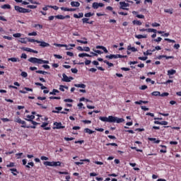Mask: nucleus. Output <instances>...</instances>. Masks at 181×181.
Masks as SVG:
<instances>
[{"label": "nucleus", "instance_id": "obj_60", "mask_svg": "<svg viewBox=\"0 0 181 181\" xmlns=\"http://www.w3.org/2000/svg\"><path fill=\"white\" fill-rule=\"evenodd\" d=\"M83 52H90V47H83Z\"/></svg>", "mask_w": 181, "mask_h": 181}, {"label": "nucleus", "instance_id": "obj_51", "mask_svg": "<svg viewBox=\"0 0 181 181\" xmlns=\"http://www.w3.org/2000/svg\"><path fill=\"white\" fill-rule=\"evenodd\" d=\"M13 37H21L22 36V34L21 33H15L13 35Z\"/></svg>", "mask_w": 181, "mask_h": 181}, {"label": "nucleus", "instance_id": "obj_64", "mask_svg": "<svg viewBox=\"0 0 181 181\" xmlns=\"http://www.w3.org/2000/svg\"><path fill=\"white\" fill-rule=\"evenodd\" d=\"M82 21L83 22V23H88V18H83Z\"/></svg>", "mask_w": 181, "mask_h": 181}, {"label": "nucleus", "instance_id": "obj_52", "mask_svg": "<svg viewBox=\"0 0 181 181\" xmlns=\"http://www.w3.org/2000/svg\"><path fill=\"white\" fill-rule=\"evenodd\" d=\"M49 8H52V9H54V11H57L59 9V7L57 6H48Z\"/></svg>", "mask_w": 181, "mask_h": 181}, {"label": "nucleus", "instance_id": "obj_33", "mask_svg": "<svg viewBox=\"0 0 181 181\" xmlns=\"http://www.w3.org/2000/svg\"><path fill=\"white\" fill-rule=\"evenodd\" d=\"M104 63H105L106 64H107L108 67H112L114 66V64L107 61V60H105L103 61Z\"/></svg>", "mask_w": 181, "mask_h": 181}, {"label": "nucleus", "instance_id": "obj_23", "mask_svg": "<svg viewBox=\"0 0 181 181\" xmlns=\"http://www.w3.org/2000/svg\"><path fill=\"white\" fill-rule=\"evenodd\" d=\"M173 74H176V70L170 69L168 71V76H173Z\"/></svg>", "mask_w": 181, "mask_h": 181}, {"label": "nucleus", "instance_id": "obj_10", "mask_svg": "<svg viewBox=\"0 0 181 181\" xmlns=\"http://www.w3.org/2000/svg\"><path fill=\"white\" fill-rule=\"evenodd\" d=\"M38 43H40V46L41 47H49V46H50V44H49L45 41H40V42H38Z\"/></svg>", "mask_w": 181, "mask_h": 181}, {"label": "nucleus", "instance_id": "obj_56", "mask_svg": "<svg viewBox=\"0 0 181 181\" xmlns=\"http://www.w3.org/2000/svg\"><path fill=\"white\" fill-rule=\"evenodd\" d=\"M74 138H73V137H71V138L64 137L65 141H74Z\"/></svg>", "mask_w": 181, "mask_h": 181}, {"label": "nucleus", "instance_id": "obj_24", "mask_svg": "<svg viewBox=\"0 0 181 181\" xmlns=\"http://www.w3.org/2000/svg\"><path fill=\"white\" fill-rule=\"evenodd\" d=\"M83 16H84V14L83 13H79L78 15H77V14L74 15V18H76V19L83 18Z\"/></svg>", "mask_w": 181, "mask_h": 181}, {"label": "nucleus", "instance_id": "obj_35", "mask_svg": "<svg viewBox=\"0 0 181 181\" xmlns=\"http://www.w3.org/2000/svg\"><path fill=\"white\" fill-rule=\"evenodd\" d=\"M23 50H24L25 52H29L30 53H32L33 49L29 47H24V48H23Z\"/></svg>", "mask_w": 181, "mask_h": 181}, {"label": "nucleus", "instance_id": "obj_1", "mask_svg": "<svg viewBox=\"0 0 181 181\" xmlns=\"http://www.w3.org/2000/svg\"><path fill=\"white\" fill-rule=\"evenodd\" d=\"M99 119L103 122H117V124H121V122H124L125 119L124 118H119L114 116L107 117H100Z\"/></svg>", "mask_w": 181, "mask_h": 181}, {"label": "nucleus", "instance_id": "obj_63", "mask_svg": "<svg viewBox=\"0 0 181 181\" xmlns=\"http://www.w3.org/2000/svg\"><path fill=\"white\" fill-rule=\"evenodd\" d=\"M82 122H83V124H91L90 120H83Z\"/></svg>", "mask_w": 181, "mask_h": 181}, {"label": "nucleus", "instance_id": "obj_61", "mask_svg": "<svg viewBox=\"0 0 181 181\" xmlns=\"http://www.w3.org/2000/svg\"><path fill=\"white\" fill-rule=\"evenodd\" d=\"M168 122H166V121H162V122H160V125H168Z\"/></svg>", "mask_w": 181, "mask_h": 181}, {"label": "nucleus", "instance_id": "obj_19", "mask_svg": "<svg viewBox=\"0 0 181 181\" xmlns=\"http://www.w3.org/2000/svg\"><path fill=\"white\" fill-rule=\"evenodd\" d=\"M135 37H136V39H146V37H148V35H136Z\"/></svg>", "mask_w": 181, "mask_h": 181}, {"label": "nucleus", "instance_id": "obj_40", "mask_svg": "<svg viewBox=\"0 0 181 181\" xmlns=\"http://www.w3.org/2000/svg\"><path fill=\"white\" fill-rule=\"evenodd\" d=\"M28 36H37V33L35 31L33 33H29Z\"/></svg>", "mask_w": 181, "mask_h": 181}, {"label": "nucleus", "instance_id": "obj_54", "mask_svg": "<svg viewBox=\"0 0 181 181\" xmlns=\"http://www.w3.org/2000/svg\"><path fill=\"white\" fill-rule=\"evenodd\" d=\"M162 41V37H158L157 39H154V42H157L158 43H159V42Z\"/></svg>", "mask_w": 181, "mask_h": 181}, {"label": "nucleus", "instance_id": "obj_31", "mask_svg": "<svg viewBox=\"0 0 181 181\" xmlns=\"http://www.w3.org/2000/svg\"><path fill=\"white\" fill-rule=\"evenodd\" d=\"M127 49L132 50V52H138V49L134 47L128 46Z\"/></svg>", "mask_w": 181, "mask_h": 181}, {"label": "nucleus", "instance_id": "obj_36", "mask_svg": "<svg viewBox=\"0 0 181 181\" xmlns=\"http://www.w3.org/2000/svg\"><path fill=\"white\" fill-rule=\"evenodd\" d=\"M165 40L166 42H169L170 43H176V41H175V40H170L169 38H165Z\"/></svg>", "mask_w": 181, "mask_h": 181}, {"label": "nucleus", "instance_id": "obj_26", "mask_svg": "<svg viewBox=\"0 0 181 181\" xmlns=\"http://www.w3.org/2000/svg\"><path fill=\"white\" fill-rule=\"evenodd\" d=\"M54 46H56L57 47H67V45L57 44V43H54Z\"/></svg>", "mask_w": 181, "mask_h": 181}, {"label": "nucleus", "instance_id": "obj_59", "mask_svg": "<svg viewBox=\"0 0 181 181\" xmlns=\"http://www.w3.org/2000/svg\"><path fill=\"white\" fill-rule=\"evenodd\" d=\"M146 88H148V86L146 85H143L140 88V90H146Z\"/></svg>", "mask_w": 181, "mask_h": 181}, {"label": "nucleus", "instance_id": "obj_9", "mask_svg": "<svg viewBox=\"0 0 181 181\" xmlns=\"http://www.w3.org/2000/svg\"><path fill=\"white\" fill-rule=\"evenodd\" d=\"M54 128L56 129H64L65 128V127L64 126H62V122H54Z\"/></svg>", "mask_w": 181, "mask_h": 181}, {"label": "nucleus", "instance_id": "obj_58", "mask_svg": "<svg viewBox=\"0 0 181 181\" xmlns=\"http://www.w3.org/2000/svg\"><path fill=\"white\" fill-rule=\"evenodd\" d=\"M54 57H55L56 59H63V57L59 54H54Z\"/></svg>", "mask_w": 181, "mask_h": 181}, {"label": "nucleus", "instance_id": "obj_18", "mask_svg": "<svg viewBox=\"0 0 181 181\" xmlns=\"http://www.w3.org/2000/svg\"><path fill=\"white\" fill-rule=\"evenodd\" d=\"M133 25H136L137 26H141L142 25V22L141 21L134 20L132 21Z\"/></svg>", "mask_w": 181, "mask_h": 181}, {"label": "nucleus", "instance_id": "obj_57", "mask_svg": "<svg viewBox=\"0 0 181 181\" xmlns=\"http://www.w3.org/2000/svg\"><path fill=\"white\" fill-rule=\"evenodd\" d=\"M21 76H22V77H28V73L23 71L21 73Z\"/></svg>", "mask_w": 181, "mask_h": 181}, {"label": "nucleus", "instance_id": "obj_12", "mask_svg": "<svg viewBox=\"0 0 181 181\" xmlns=\"http://www.w3.org/2000/svg\"><path fill=\"white\" fill-rule=\"evenodd\" d=\"M96 49H102L105 53H108V49L104 46L98 45L96 46Z\"/></svg>", "mask_w": 181, "mask_h": 181}, {"label": "nucleus", "instance_id": "obj_49", "mask_svg": "<svg viewBox=\"0 0 181 181\" xmlns=\"http://www.w3.org/2000/svg\"><path fill=\"white\" fill-rule=\"evenodd\" d=\"M169 95V93H163L162 94L160 93V97H168Z\"/></svg>", "mask_w": 181, "mask_h": 181}, {"label": "nucleus", "instance_id": "obj_47", "mask_svg": "<svg viewBox=\"0 0 181 181\" xmlns=\"http://www.w3.org/2000/svg\"><path fill=\"white\" fill-rule=\"evenodd\" d=\"M136 18H138L139 19H145V16L142 14H139L136 16Z\"/></svg>", "mask_w": 181, "mask_h": 181}, {"label": "nucleus", "instance_id": "obj_17", "mask_svg": "<svg viewBox=\"0 0 181 181\" xmlns=\"http://www.w3.org/2000/svg\"><path fill=\"white\" fill-rule=\"evenodd\" d=\"M106 59H109L110 60H112V59H117V54H110V55H106Z\"/></svg>", "mask_w": 181, "mask_h": 181}, {"label": "nucleus", "instance_id": "obj_48", "mask_svg": "<svg viewBox=\"0 0 181 181\" xmlns=\"http://www.w3.org/2000/svg\"><path fill=\"white\" fill-rule=\"evenodd\" d=\"M7 168H13L15 166V163H10L9 164L6 165Z\"/></svg>", "mask_w": 181, "mask_h": 181}, {"label": "nucleus", "instance_id": "obj_34", "mask_svg": "<svg viewBox=\"0 0 181 181\" xmlns=\"http://www.w3.org/2000/svg\"><path fill=\"white\" fill-rule=\"evenodd\" d=\"M117 59H126L127 55L116 54Z\"/></svg>", "mask_w": 181, "mask_h": 181}, {"label": "nucleus", "instance_id": "obj_14", "mask_svg": "<svg viewBox=\"0 0 181 181\" xmlns=\"http://www.w3.org/2000/svg\"><path fill=\"white\" fill-rule=\"evenodd\" d=\"M71 6L78 8V6H80V4L78 3V1H71Z\"/></svg>", "mask_w": 181, "mask_h": 181}, {"label": "nucleus", "instance_id": "obj_42", "mask_svg": "<svg viewBox=\"0 0 181 181\" xmlns=\"http://www.w3.org/2000/svg\"><path fill=\"white\" fill-rule=\"evenodd\" d=\"M36 73L38 74H47V72L45 71H36Z\"/></svg>", "mask_w": 181, "mask_h": 181}, {"label": "nucleus", "instance_id": "obj_13", "mask_svg": "<svg viewBox=\"0 0 181 181\" xmlns=\"http://www.w3.org/2000/svg\"><path fill=\"white\" fill-rule=\"evenodd\" d=\"M83 40H77L76 42H78V43H82L83 45H87V43H88V42L87 41V38L83 37Z\"/></svg>", "mask_w": 181, "mask_h": 181}, {"label": "nucleus", "instance_id": "obj_5", "mask_svg": "<svg viewBox=\"0 0 181 181\" xmlns=\"http://www.w3.org/2000/svg\"><path fill=\"white\" fill-rule=\"evenodd\" d=\"M15 122H17L18 124H21V128H29V127H26V122L24 120L21 119V118L17 117L15 120Z\"/></svg>", "mask_w": 181, "mask_h": 181}, {"label": "nucleus", "instance_id": "obj_11", "mask_svg": "<svg viewBox=\"0 0 181 181\" xmlns=\"http://www.w3.org/2000/svg\"><path fill=\"white\" fill-rule=\"evenodd\" d=\"M83 162H88L90 163V159H82L80 160V162H75V165H84Z\"/></svg>", "mask_w": 181, "mask_h": 181}, {"label": "nucleus", "instance_id": "obj_62", "mask_svg": "<svg viewBox=\"0 0 181 181\" xmlns=\"http://www.w3.org/2000/svg\"><path fill=\"white\" fill-rule=\"evenodd\" d=\"M24 90H25V91H31L33 92V88H24Z\"/></svg>", "mask_w": 181, "mask_h": 181}, {"label": "nucleus", "instance_id": "obj_38", "mask_svg": "<svg viewBox=\"0 0 181 181\" xmlns=\"http://www.w3.org/2000/svg\"><path fill=\"white\" fill-rule=\"evenodd\" d=\"M151 26H152L153 28H158V27L160 26V24H159V23H153L151 24Z\"/></svg>", "mask_w": 181, "mask_h": 181}, {"label": "nucleus", "instance_id": "obj_46", "mask_svg": "<svg viewBox=\"0 0 181 181\" xmlns=\"http://www.w3.org/2000/svg\"><path fill=\"white\" fill-rule=\"evenodd\" d=\"M71 73H74V74H77L78 70L76 68L71 69Z\"/></svg>", "mask_w": 181, "mask_h": 181}, {"label": "nucleus", "instance_id": "obj_4", "mask_svg": "<svg viewBox=\"0 0 181 181\" xmlns=\"http://www.w3.org/2000/svg\"><path fill=\"white\" fill-rule=\"evenodd\" d=\"M44 165L45 166H60L62 165V163L60 161H52V162H50V161H45L44 162Z\"/></svg>", "mask_w": 181, "mask_h": 181}, {"label": "nucleus", "instance_id": "obj_8", "mask_svg": "<svg viewBox=\"0 0 181 181\" xmlns=\"http://www.w3.org/2000/svg\"><path fill=\"white\" fill-rule=\"evenodd\" d=\"M103 6H104V4L103 3L94 2L92 5V8H93V9H98V8H103Z\"/></svg>", "mask_w": 181, "mask_h": 181}, {"label": "nucleus", "instance_id": "obj_44", "mask_svg": "<svg viewBox=\"0 0 181 181\" xmlns=\"http://www.w3.org/2000/svg\"><path fill=\"white\" fill-rule=\"evenodd\" d=\"M110 145L111 146H118V145H117V144H115V143H109V144H106V146H110Z\"/></svg>", "mask_w": 181, "mask_h": 181}, {"label": "nucleus", "instance_id": "obj_43", "mask_svg": "<svg viewBox=\"0 0 181 181\" xmlns=\"http://www.w3.org/2000/svg\"><path fill=\"white\" fill-rule=\"evenodd\" d=\"M93 15H94V13H87L85 14V17L86 18H91V16H93Z\"/></svg>", "mask_w": 181, "mask_h": 181}, {"label": "nucleus", "instance_id": "obj_21", "mask_svg": "<svg viewBox=\"0 0 181 181\" xmlns=\"http://www.w3.org/2000/svg\"><path fill=\"white\" fill-rule=\"evenodd\" d=\"M8 62H12L13 63H16V62H19V59L15 58V57L8 58Z\"/></svg>", "mask_w": 181, "mask_h": 181}, {"label": "nucleus", "instance_id": "obj_16", "mask_svg": "<svg viewBox=\"0 0 181 181\" xmlns=\"http://www.w3.org/2000/svg\"><path fill=\"white\" fill-rule=\"evenodd\" d=\"M153 52H155V49H153V50L148 49L146 52H144V56H151Z\"/></svg>", "mask_w": 181, "mask_h": 181}, {"label": "nucleus", "instance_id": "obj_53", "mask_svg": "<svg viewBox=\"0 0 181 181\" xmlns=\"http://www.w3.org/2000/svg\"><path fill=\"white\" fill-rule=\"evenodd\" d=\"M66 54H67V56H69L70 57H73L74 56V54L71 52H67Z\"/></svg>", "mask_w": 181, "mask_h": 181}, {"label": "nucleus", "instance_id": "obj_50", "mask_svg": "<svg viewBox=\"0 0 181 181\" xmlns=\"http://www.w3.org/2000/svg\"><path fill=\"white\" fill-rule=\"evenodd\" d=\"M29 2H30L31 4H33L35 5H40V3H37V1H35L33 0H28Z\"/></svg>", "mask_w": 181, "mask_h": 181}, {"label": "nucleus", "instance_id": "obj_6", "mask_svg": "<svg viewBox=\"0 0 181 181\" xmlns=\"http://www.w3.org/2000/svg\"><path fill=\"white\" fill-rule=\"evenodd\" d=\"M62 81H65V83H70V81H71V80H74V78L70 76H67V75H66V74H62Z\"/></svg>", "mask_w": 181, "mask_h": 181}, {"label": "nucleus", "instance_id": "obj_37", "mask_svg": "<svg viewBox=\"0 0 181 181\" xmlns=\"http://www.w3.org/2000/svg\"><path fill=\"white\" fill-rule=\"evenodd\" d=\"M55 18H56L57 19L63 20V19H64V16H63V15H57V16H55Z\"/></svg>", "mask_w": 181, "mask_h": 181}, {"label": "nucleus", "instance_id": "obj_25", "mask_svg": "<svg viewBox=\"0 0 181 181\" xmlns=\"http://www.w3.org/2000/svg\"><path fill=\"white\" fill-rule=\"evenodd\" d=\"M10 170L12 173V174L13 175V176H16V175H17L16 173H19L18 172V170H16V168H11ZM15 172H16V173H15Z\"/></svg>", "mask_w": 181, "mask_h": 181}, {"label": "nucleus", "instance_id": "obj_30", "mask_svg": "<svg viewBox=\"0 0 181 181\" xmlns=\"http://www.w3.org/2000/svg\"><path fill=\"white\" fill-rule=\"evenodd\" d=\"M27 40L31 42H35L36 43H40V41L32 38H27Z\"/></svg>", "mask_w": 181, "mask_h": 181}, {"label": "nucleus", "instance_id": "obj_7", "mask_svg": "<svg viewBox=\"0 0 181 181\" xmlns=\"http://www.w3.org/2000/svg\"><path fill=\"white\" fill-rule=\"evenodd\" d=\"M119 5H120V9H124V11L129 10V8H128V6H129V4L125 3L124 1H121V2H119Z\"/></svg>", "mask_w": 181, "mask_h": 181}, {"label": "nucleus", "instance_id": "obj_39", "mask_svg": "<svg viewBox=\"0 0 181 181\" xmlns=\"http://www.w3.org/2000/svg\"><path fill=\"white\" fill-rule=\"evenodd\" d=\"M18 42H20V43H23L24 45H26V43H28V42L25 40V38H21Z\"/></svg>", "mask_w": 181, "mask_h": 181}, {"label": "nucleus", "instance_id": "obj_32", "mask_svg": "<svg viewBox=\"0 0 181 181\" xmlns=\"http://www.w3.org/2000/svg\"><path fill=\"white\" fill-rule=\"evenodd\" d=\"M151 95H154V97H158V95L160 96V92L154 91L151 93Z\"/></svg>", "mask_w": 181, "mask_h": 181}, {"label": "nucleus", "instance_id": "obj_3", "mask_svg": "<svg viewBox=\"0 0 181 181\" xmlns=\"http://www.w3.org/2000/svg\"><path fill=\"white\" fill-rule=\"evenodd\" d=\"M14 9L15 11H16L17 12H19L20 13H29L31 12V10L19 7V6H15Z\"/></svg>", "mask_w": 181, "mask_h": 181}, {"label": "nucleus", "instance_id": "obj_28", "mask_svg": "<svg viewBox=\"0 0 181 181\" xmlns=\"http://www.w3.org/2000/svg\"><path fill=\"white\" fill-rule=\"evenodd\" d=\"M164 12H165V13H170V15H172V13H173V9L167 8L164 10Z\"/></svg>", "mask_w": 181, "mask_h": 181}, {"label": "nucleus", "instance_id": "obj_22", "mask_svg": "<svg viewBox=\"0 0 181 181\" xmlns=\"http://www.w3.org/2000/svg\"><path fill=\"white\" fill-rule=\"evenodd\" d=\"M84 132H86V134H89V135H91V134H94V131H93L88 128L84 129Z\"/></svg>", "mask_w": 181, "mask_h": 181}, {"label": "nucleus", "instance_id": "obj_55", "mask_svg": "<svg viewBox=\"0 0 181 181\" xmlns=\"http://www.w3.org/2000/svg\"><path fill=\"white\" fill-rule=\"evenodd\" d=\"M62 11H64V12H69V8L67 7H61Z\"/></svg>", "mask_w": 181, "mask_h": 181}, {"label": "nucleus", "instance_id": "obj_20", "mask_svg": "<svg viewBox=\"0 0 181 181\" xmlns=\"http://www.w3.org/2000/svg\"><path fill=\"white\" fill-rule=\"evenodd\" d=\"M25 121H29L30 122L33 120L35 119V115H27V119H25Z\"/></svg>", "mask_w": 181, "mask_h": 181}, {"label": "nucleus", "instance_id": "obj_2", "mask_svg": "<svg viewBox=\"0 0 181 181\" xmlns=\"http://www.w3.org/2000/svg\"><path fill=\"white\" fill-rule=\"evenodd\" d=\"M28 62L33 63V64H49V61L37 59L36 57H30L28 59Z\"/></svg>", "mask_w": 181, "mask_h": 181}, {"label": "nucleus", "instance_id": "obj_45", "mask_svg": "<svg viewBox=\"0 0 181 181\" xmlns=\"http://www.w3.org/2000/svg\"><path fill=\"white\" fill-rule=\"evenodd\" d=\"M148 59V57H139V60H142L143 62H145V60Z\"/></svg>", "mask_w": 181, "mask_h": 181}, {"label": "nucleus", "instance_id": "obj_29", "mask_svg": "<svg viewBox=\"0 0 181 181\" xmlns=\"http://www.w3.org/2000/svg\"><path fill=\"white\" fill-rule=\"evenodd\" d=\"M148 141H153L154 144H159L160 140H156L155 138H148Z\"/></svg>", "mask_w": 181, "mask_h": 181}, {"label": "nucleus", "instance_id": "obj_15", "mask_svg": "<svg viewBox=\"0 0 181 181\" xmlns=\"http://www.w3.org/2000/svg\"><path fill=\"white\" fill-rule=\"evenodd\" d=\"M74 87H77L78 88H86V86L84 83H81V84H74Z\"/></svg>", "mask_w": 181, "mask_h": 181}, {"label": "nucleus", "instance_id": "obj_41", "mask_svg": "<svg viewBox=\"0 0 181 181\" xmlns=\"http://www.w3.org/2000/svg\"><path fill=\"white\" fill-rule=\"evenodd\" d=\"M27 8H30V9H36V8H37V6H35V5H28L27 6Z\"/></svg>", "mask_w": 181, "mask_h": 181}, {"label": "nucleus", "instance_id": "obj_27", "mask_svg": "<svg viewBox=\"0 0 181 181\" xmlns=\"http://www.w3.org/2000/svg\"><path fill=\"white\" fill-rule=\"evenodd\" d=\"M1 9H11V5L9 4H4L1 6Z\"/></svg>", "mask_w": 181, "mask_h": 181}]
</instances>
